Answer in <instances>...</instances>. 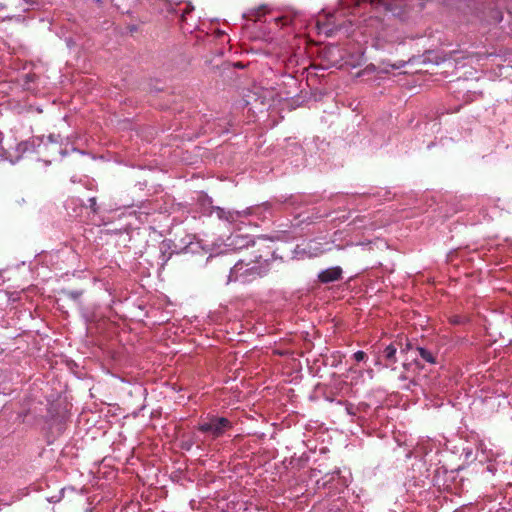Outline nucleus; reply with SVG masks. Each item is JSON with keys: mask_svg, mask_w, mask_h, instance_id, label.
<instances>
[{"mask_svg": "<svg viewBox=\"0 0 512 512\" xmlns=\"http://www.w3.org/2000/svg\"><path fill=\"white\" fill-rule=\"evenodd\" d=\"M403 0H341V8L333 15L329 16L327 24H321L317 21L318 30L330 35L334 28L338 27L337 20L340 16H345L348 12L352 16H359L358 20L349 19L351 25L365 24L374 26L379 22L380 16L384 12H391L393 15L399 14L402 9Z\"/></svg>", "mask_w": 512, "mask_h": 512, "instance_id": "nucleus-1", "label": "nucleus"}, {"mask_svg": "<svg viewBox=\"0 0 512 512\" xmlns=\"http://www.w3.org/2000/svg\"><path fill=\"white\" fill-rule=\"evenodd\" d=\"M244 17H246L247 21L252 22L251 25L248 24L247 26L256 32L255 38L266 41L271 40L273 38L272 35L282 28H302L305 22L303 15L299 12L292 10L271 12L266 7L252 10L247 15H244Z\"/></svg>", "mask_w": 512, "mask_h": 512, "instance_id": "nucleus-2", "label": "nucleus"}, {"mask_svg": "<svg viewBox=\"0 0 512 512\" xmlns=\"http://www.w3.org/2000/svg\"><path fill=\"white\" fill-rule=\"evenodd\" d=\"M204 203L208 204L209 209L205 211V213L215 212L217 217L221 220H225L231 224L241 222L244 223V219H248L253 217L257 220L264 221L269 216L272 215V206L270 203L266 202L261 205L251 206L244 210H225L221 207H212V200L207 197H203Z\"/></svg>", "mask_w": 512, "mask_h": 512, "instance_id": "nucleus-3", "label": "nucleus"}, {"mask_svg": "<svg viewBox=\"0 0 512 512\" xmlns=\"http://www.w3.org/2000/svg\"><path fill=\"white\" fill-rule=\"evenodd\" d=\"M261 256L256 257L254 261L245 262L239 260L230 270L229 282L240 281L248 282L256 277H261L269 271V261H261Z\"/></svg>", "mask_w": 512, "mask_h": 512, "instance_id": "nucleus-4", "label": "nucleus"}, {"mask_svg": "<svg viewBox=\"0 0 512 512\" xmlns=\"http://www.w3.org/2000/svg\"><path fill=\"white\" fill-rule=\"evenodd\" d=\"M233 427L232 421L226 417L208 414L199 422L197 429L208 438L215 440L223 437Z\"/></svg>", "mask_w": 512, "mask_h": 512, "instance_id": "nucleus-5", "label": "nucleus"}, {"mask_svg": "<svg viewBox=\"0 0 512 512\" xmlns=\"http://www.w3.org/2000/svg\"><path fill=\"white\" fill-rule=\"evenodd\" d=\"M465 2H474V9L483 14L486 21L501 22L502 8L505 6V0H464Z\"/></svg>", "mask_w": 512, "mask_h": 512, "instance_id": "nucleus-6", "label": "nucleus"}, {"mask_svg": "<svg viewBox=\"0 0 512 512\" xmlns=\"http://www.w3.org/2000/svg\"><path fill=\"white\" fill-rule=\"evenodd\" d=\"M253 243L251 237L242 234H231L226 240V246L231 248L232 250H240L243 248H247L250 244Z\"/></svg>", "mask_w": 512, "mask_h": 512, "instance_id": "nucleus-7", "label": "nucleus"}, {"mask_svg": "<svg viewBox=\"0 0 512 512\" xmlns=\"http://www.w3.org/2000/svg\"><path fill=\"white\" fill-rule=\"evenodd\" d=\"M342 269L339 266L331 267L325 270H322L318 274V279L322 283H330L341 279Z\"/></svg>", "mask_w": 512, "mask_h": 512, "instance_id": "nucleus-8", "label": "nucleus"}, {"mask_svg": "<svg viewBox=\"0 0 512 512\" xmlns=\"http://www.w3.org/2000/svg\"><path fill=\"white\" fill-rule=\"evenodd\" d=\"M365 62L364 53L362 51L357 52L356 54L350 55V57L346 60V63L352 67H357L362 65Z\"/></svg>", "mask_w": 512, "mask_h": 512, "instance_id": "nucleus-9", "label": "nucleus"}, {"mask_svg": "<svg viewBox=\"0 0 512 512\" xmlns=\"http://www.w3.org/2000/svg\"><path fill=\"white\" fill-rule=\"evenodd\" d=\"M193 6H191L190 4H187L185 6V8L182 10L181 12V21L184 23V29L187 30V31H192L191 29L194 27L193 25H190L188 23V17L187 15L193 11Z\"/></svg>", "mask_w": 512, "mask_h": 512, "instance_id": "nucleus-10", "label": "nucleus"}, {"mask_svg": "<svg viewBox=\"0 0 512 512\" xmlns=\"http://www.w3.org/2000/svg\"><path fill=\"white\" fill-rule=\"evenodd\" d=\"M396 352H397L396 347L393 344H390L384 349L383 354L387 361H389L390 363H395L396 362Z\"/></svg>", "mask_w": 512, "mask_h": 512, "instance_id": "nucleus-11", "label": "nucleus"}, {"mask_svg": "<svg viewBox=\"0 0 512 512\" xmlns=\"http://www.w3.org/2000/svg\"><path fill=\"white\" fill-rule=\"evenodd\" d=\"M417 351L419 352L420 357L424 361H426V362H428L430 364H434L436 362L435 356L433 355V353L431 351H429V350H427V349H425L423 347H418Z\"/></svg>", "mask_w": 512, "mask_h": 512, "instance_id": "nucleus-12", "label": "nucleus"}, {"mask_svg": "<svg viewBox=\"0 0 512 512\" xmlns=\"http://www.w3.org/2000/svg\"><path fill=\"white\" fill-rule=\"evenodd\" d=\"M353 358L357 362H362L367 360V355L364 351L359 350L353 354Z\"/></svg>", "mask_w": 512, "mask_h": 512, "instance_id": "nucleus-13", "label": "nucleus"}, {"mask_svg": "<svg viewBox=\"0 0 512 512\" xmlns=\"http://www.w3.org/2000/svg\"><path fill=\"white\" fill-rule=\"evenodd\" d=\"M464 317L462 316H459V315H454L450 318V323L453 324V325H460L462 323H464Z\"/></svg>", "mask_w": 512, "mask_h": 512, "instance_id": "nucleus-14", "label": "nucleus"}, {"mask_svg": "<svg viewBox=\"0 0 512 512\" xmlns=\"http://www.w3.org/2000/svg\"><path fill=\"white\" fill-rule=\"evenodd\" d=\"M82 295V292L81 291H70L69 292V296L73 299H78L80 296Z\"/></svg>", "mask_w": 512, "mask_h": 512, "instance_id": "nucleus-15", "label": "nucleus"}, {"mask_svg": "<svg viewBox=\"0 0 512 512\" xmlns=\"http://www.w3.org/2000/svg\"><path fill=\"white\" fill-rule=\"evenodd\" d=\"M89 203H90V207L91 209L96 212L97 211V208H96V199L93 197V198H90L89 199Z\"/></svg>", "mask_w": 512, "mask_h": 512, "instance_id": "nucleus-16", "label": "nucleus"}, {"mask_svg": "<svg viewBox=\"0 0 512 512\" xmlns=\"http://www.w3.org/2000/svg\"><path fill=\"white\" fill-rule=\"evenodd\" d=\"M48 140L51 144H57L58 142L57 137L55 135H49Z\"/></svg>", "mask_w": 512, "mask_h": 512, "instance_id": "nucleus-17", "label": "nucleus"}, {"mask_svg": "<svg viewBox=\"0 0 512 512\" xmlns=\"http://www.w3.org/2000/svg\"><path fill=\"white\" fill-rule=\"evenodd\" d=\"M23 1L26 2L27 4H29L32 7L38 6V2H36V1H32V0H23Z\"/></svg>", "mask_w": 512, "mask_h": 512, "instance_id": "nucleus-18", "label": "nucleus"}, {"mask_svg": "<svg viewBox=\"0 0 512 512\" xmlns=\"http://www.w3.org/2000/svg\"><path fill=\"white\" fill-rule=\"evenodd\" d=\"M403 66H404V63H403V62H399L398 64H393V65H392V68H394V69H399V68H401V67H403Z\"/></svg>", "mask_w": 512, "mask_h": 512, "instance_id": "nucleus-19", "label": "nucleus"}, {"mask_svg": "<svg viewBox=\"0 0 512 512\" xmlns=\"http://www.w3.org/2000/svg\"><path fill=\"white\" fill-rule=\"evenodd\" d=\"M366 373L368 374V376H369V378H370V379H372V378H373V376H374V372H373V370H372V369H368V370L366 371Z\"/></svg>", "mask_w": 512, "mask_h": 512, "instance_id": "nucleus-20", "label": "nucleus"}, {"mask_svg": "<svg viewBox=\"0 0 512 512\" xmlns=\"http://www.w3.org/2000/svg\"><path fill=\"white\" fill-rule=\"evenodd\" d=\"M225 33L221 30H217V36L220 37L222 35H224Z\"/></svg>", "mask_w": 512, "mask_h": 512, "instance_id": "nucleus-21", "label": "nucleus"}, {"mask_svg": "<svg viewBox=\"0 0 512 512\" xmlns=\"http://www.w3.org/2000/svg\"><path fill=\"white\" fill-rule=\"evenodd\" d=\"M421 449H422L421 446H418L417 447V452L420 451Z\"/></svg>", "mask_w": 512, "mask_h": 512, "instance_id": "nucleus-22", "label": "nucleus"}]
</instances>
